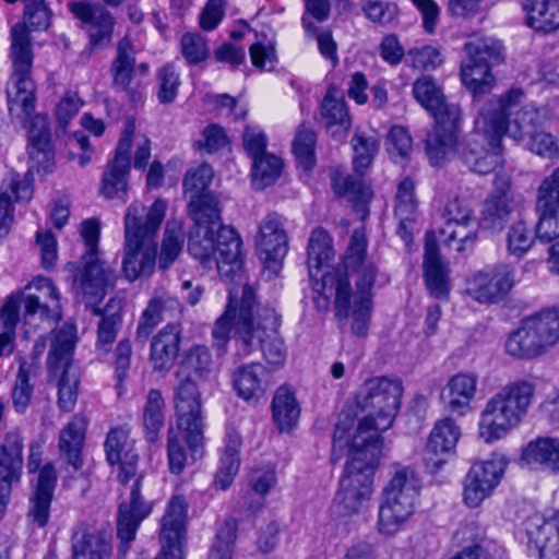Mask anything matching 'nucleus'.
<instances>
[{"mask_svg":"<svg viewBox=\"0 0 559 559\" xmlns=\"http://www.w3.org/2000/svg\"><path fill=\"white\" fill-rule=\"evenodd\" d=\"M503 108L501 100H493L486 108H480L475 118L473 142L479 144L481 150L468 146L463 152V160L476 174H489L502 162L501 139L504 126L496 111Z\"/></svg>","mask_w":559,"mask_h":559,"instance_id":"9d476101","label":"nucleus"},{"mask_svg":"<svg viewBox=\"0 0 559 559\" xmlns=\"http://www.w3.org/2000/svg\"><path fill=\"white\" fill-rule=\"evenodd\" d=\"M367 247L365 229H355L342 264L326 271L314 286L325 299H334L336 314L350 320V330L357 336H366L368 332L378 273L366 255Z\"/></svg>","mask_w":559,"mask_h":559,"instance_id":"f03ea898","label":"nucleus"},{"mask_svg":"<svg viewBox=\"0 0 559 559\" xmlns=\"http://www.w3.org/2000/svg\"><path fill=\"white\" fill-rule=\"evenodd\" d=\"M536 205L559 207V167L542 181L538 188Z\"/></svg>","mask_w":559,"mask_h":559,"instance_id":"774afa93","label":"nucleus"},{"mask_svg":"<svg viewBox=\"0 0 559 559\" xmlns=\"http://www.w3.org/2000/svg\"><path fill=\"white\" fill-rule=\"evenodd\" d=\"M515 207L511 177L497 175L492 190L483 202L478 226L491 233H500L511 219Z\"/></svg>","mask_w":559,"mask_h":559,"instance_id":"f3484780","label":"nucleus"},{"mask_svg":"<svg viewBox=\"0 0 559 559\" xmlns=\"http://www.w3.org/2000/svg\"><path fill=\"white\" fill-rule=\"evenodd\" d=\"M33 395V385L29 383V371L25 361L20 364L15 382L12 388V403L17 413H24Z\"/></svg>","mask_w":559,"mask_h":559,"instance_id":"0e129e2a","label":"nucleus"},{"mask_svg":"<svg viewBox=\"0 0 559 559\" xmlns=\"http://www.w3.org/2000/svg\"><path fill=\"white\" fill-rule=\"evenodd\" d=\"M424 270L430 295L438 299L445 298L449 293L448 277L433 231L426 234Z\"/></svg>","mask_w":559,"mask_h":559,"instance_id":"c9c22d12","label":"nucleus"},{"mask_svg":"<svg viewBox=\"0 0 559 559\" xmlns=\"http://www.w3.org/2000/svg\"><path fill=\"white\" fill-rule=\"evenodd\" d=\"M121 324V317L118 311L106 310L98 323L96 349L99 353H109Z\"/></svg>","mask_w":559,"mask_h":559,"instance_id":"e2e57ef3","label":"nucleus"},{"mask_svg":"<svg viewBox=\"0 0 559 559\" xmlns=\"http://www.w3.org/2000/svg\"><path fill=\"white\" fill-rule=\"evenodd\" d=\"M521 461L535 468L559 474V439L538 438L522 451Z\"/></svg>","mask_w":559,"mask_h":559,"instance_id":"ea45409f","label":"nucleus"},{"mask_svg":"<svg viewBox=\"0 0 559 559\" xmlns=\"http://www.w3.org/2000/svg\"><path fill=\"white\" fill-rule=\"evenodd\" d=\"M213 175L207 164L186 174L183 189L190 198L188 212L194 223L188 250L204 267L215 264L222 280L236 282L241 278L242 241L233 227L221 225L218 201L207 191Z\"/></svg>","mask_w":559,"mask_h":559,"instance_id":"f257e3e1","label":"nucleus"},{"mask_svg":"<svg viewBox=\"0 0 559 559\" xmlns=\"http://www.w3.org/2000/svg\"><path fill=\"white\" fill-rule=\"evenodd\" d=\"M278 318L274 310L255 307L254 292L243 286L240 306H234L231 292L224 313L217 318L212 330L213 346L219 354L226 350L234 329L239 349L249 355L261 349L263 358L273 370L281 369L287 358V348L280 336Z\"/></svg>","mask_w":559,"mask_h":559,"instance_id":"7ed1b4c3","label":"nucleus"},{"mask_svg":"<svg viewBox=\"0 0 559 559\" xmlns=\"http://www.w3.org/2000/svg\"><path fill=\"white\" fill-rule=\"evenodd\" d=\"M177 379L174 404L178 429L185 432L190 450L197 452L203 441L201 393L191 374L185 370L177 371Z\"/></svg>","mask_w":559,"mask_h":559,"instance_id":"4468645a","label":"nucleus"},{"mask_svg":"<svg viewBox=\"0 0 559 559\" xmlns=\"http://www.w3.org/2000/svg\"><path fill=\"white\" fill-rule=\"evenodd\" d=\"M241 436L234 428H227L221 465L215 476V486L226 490L231 485L240 466L239 449Z\"/></svg>","mask_w":559,"mask_h":559,"instance_id":"37998d69","label":"nucleus"},{"mask_svg":"<svg viewBox=\"0 0 559 559\" xmlns=\"http://www.w3.org/2000/svg\"><path fill=\"white\" fill-rule=\"evenodd\" d=\"M188 503L182 496H174L167 503L160 520V551L155 559H182V542L186 536Z\"/></svg>","mask_w":559,"mask_h":559,"instance_id":"a211bd4d","label":"nucleus"},{"mask_svg":"<svg viewBox=\"0 0 559 559\" xmlns=\"http://www.w3.org/2000/svg\"><path fill=\"white\" fill-rule=\"evenodd\" d=\"M181 52L189 66L198 64L209 57L206 39L199 33H186L180 40Z\"/></svg>","mask_w":559,"mask_h":559,"instance_id":"69168bd1","label":"nucleus"},{"mask_svg":"<svg viewBox=\"0 0 559 559\" xmlns=\"http://www.w3.org/2000/svg\"><path fill=\"white\" fill-rule=\"evenodd\" d=\"M57 483V473L52 463H47L38 474L34 491L29 497L27 520L43 528L50 518V504Z\"/></svg>","mask_w":559,"mask_h":559,"instance_id":"7c9ffc66","label":"nucleus"},{"mask_svg":"<svg viewBox=\"0 0 559 559\" xmlns=\"http://www.w3.org/2000/svg\"><path fill=\"white\" fill-rule=\"evenodd\" d=\"M86 427L85 417L76 414L59 432L58 448L60 454L74 471H79L83 464L82 450Z\"/></svg>","mask_w":559,"mask_h":559,"instance_id":"4c0bfd02","label":"nucleus"},{"mask_svg":"<svg viewBox=\"0 0 559 559\" xmlns=\"http://www.w3.org/2000/svg\"><path fill=\"white\" fill-rule=\"evenodd\" d=\"M403 386L400 380L385 377L367 380L357 394V407L365 413L355 424L348 414H341L333 433L331 460L336 463L343 457L347 445L369 447L377 443L382 453L380 432L389 429L399 411Z\"/></svg>","mask_w":559,"mask_h":559,"instance_id":"20e7f679","label":"nucleus"},{"mask_svg":"<svg viewBox=\"0 0 559 559\" xmlns=\"http://www.w3.org/2000/svg\"><path fill=\"white\" fill-rule=\"evenodd\" d=\"M538 222L535 227L536 238L544 243L559 239V207L536 205Z\"/></svg>","mask_w":559,"mask_h":559,"instance_id":"052dcab7","label":"nucleus"},{"mask_svg":"<svg viewBox=\"0 0 559 559\" xmlns=\"http://www.w3.org/2000/svg\"><path fill=\"white\" fill-rule=\"evenodd\" d=\"M316 133L301 123L297 129L295 140L293 142V151L296 159L304 169H310L314 160Z\"/></svg>","mask_w":559,"mask_h":559,"instance_id":"680f3d73","label":"nucleus"},{"mask_svg":"<svg viewBox=\"0 0 559 559\" xmlns=\"http://www.w3.org/2000/svg\"><path fill=\"white\" fill-rule=\"evenodd\" d=\"M33 174L27 170L23 177L10 170L2 181L0 192V238L4 237L12 225V202L28 201L33 197Z\"/></svg>","mask_w":559,"mask_h":559,"instance_id":"c85d7f7f","label":"nucleus"},{"mask_svg":"<svg viewBox=\"0 0 559 559\" xmlns=\"http://www.w3.org/2000/svg\"><path fill=\"white\" fill-rule=\"evenodd\" d=\"M141 418L145 439L155 443L166 419V402L159 390L151 389L145 395Z\"/></svg>","mask_w":559,"mask_h":559,"instance_id":"79ce46f5","label":"nucleus"},{"mask_svg":"<svg viewBox=\"0 0 559 559\" xmlns=\"http://www.w3.org/2000/svg\"><path fill=\"white\" fill-rule=\"evenodd\" d=\"M394 213L399 219L397 234L406 243L411 242L414 224L418 216V200L415 183L409 178H404L397 186Z\"/></svg>","mask_w":559,"mask_h":559,"instance_id":"e433bc0d","label":"nucleus"},{"mask_svg":"<svg viewBox=\"0 0 559 559\" xmlns=\"http://www.w3.org/2000/svg\"><path fill=\"white\" fill-rule=\"evenodd\" d=\"M235 539V523L227 521L225 525L217 532L216 540L211 548L209 559H230Z\"/></svg>","mask_w":559,"mask_h":559,"instance_id":"338daca9","label":"nucleus"},{"mask_svg":"<svg viewBox=\"0 0 559 559\" xmlns=\"http://www.w3.org/2000/svg\"><path fill=\"white\" fill-rule=\"evenodd\" d=\"M70 11L84 23L93 45L107 44L112 34L114 19L102 5L85 2H72Z\"/></svg>","mask_w":559,"mask_h":559,"instance_id":"473e14b6","label":"nucleus"},{"mask_svg":"<svg viewBox=\"0 0 559 559\" xmlns=\"http://www.w3.org/2000/svg\"><path fill=\"white\" fill-rule=\"evenodd\" d=\"M28 155L38 171H47L53 163L50 129L44 115H36L29 121Z\"/></svg>","mask_w":559,"mask_h":559,"instance_id":"f704fd0d","label":"nucleus"},{"mask_svg":"<svg viewBox=\"0 0 559 559\" xmlns=\"http://www.w3.org/2000/svg\"><path fill=\"white\" fill-rule=\"evenodd\" d=\"M506 353L518 359H533L546 353L536 334L524 319L521 325L512 331L504 342Z\"/></svg>","mask_w":559,"mask_h":559,"instance_id":"c03bdc74","label":"nucleus"},{"mask_svg":"<svg viewBox=\"0 0 559 559\" xmlns=\"http://www.w3.org/2000/svg\"><path fill=\"white\" fill-rule=\"evenodd\" d=\"M414 98L433 117L436 126L427 135L426 152L437 166L453 153L461 120L460 106L448 103L442 86L430 75H421L412 87Z\"/></svg>","mask_w":559,"mask_h":559,"instance_id":"423d86ee","label":"nucleus"},{"mask_svg":"<svg viewBox=\"0 0 559 559\" xmlns=\"http://www.w3.org/2000/svg\"><path fill=\"white\" fill-rule=\"evenodd\" d=\"M58 378V404L66 412L72 411L76 403V389L79 384V373L75 367H64L59 372L51 373Z\"/></svg>","mask_w":559,"mask_h":559,"instance_id":"4d7b16f0","label":"nucleus"},{"mask_svg":"<svg viewBox=\"0 0 559 559\" xmlns=\"http://www.w3.org/2000/svg\"><path fill=\"white\" fill-rule=\"evenodd\" d=\"M522 95L521 90H511L504 97L491 98L483 107L486 108L493 100H501L503 103L504 108L497 109L496 112L501 116L503 121V134L508 133L515 141L530 136L547 120L546 109L533 105L524 106L513 112V108L519 104Z\"/></svg>","mask_w":559,"mask_h":559,"instance_id":"dca6fc26","label":"nucleus"},{"mask_svg":"<svg viewBox=\"0 0 559 559\" xmlns=\"http://www.w3.org/2000/svg\"><path fill=\"white\" fill-rule=\"evenodd\" d=\"M345 452L348 460L340 478L334 503L340 514L350 516L360 513L371 499L373 474L382 453L377 443L362 448L347 445L343 455Z\"/></svg>","mask_w":559,"mask_h":559,"instance_id":"6e6552de","label":"nucleus"},{"mask_svg":"<svg viewBox=\"0 0 559 559\" xmlns=\"http://www.w3.org/2000/svg\"><path fill=\"white\" fill-rule=\"evenodd\" d=\"M185 241L182 227L178 223H167L158 260L159 267L168 269L180 254Z\"/></svg>","mask_w":559,"mask_h":559,"instance_id":"6e6d98bb","label":"nucleus"},{"mask_svg":"<svg viewBox=\"0 0 559 559\" xmlns=\"http://www.w3.org/2000/svg\"><path fill=\"white\" fill-rule=\"evenodd\" d=\"M442 218L444 226L439 233L444 237L443 241L457 240L460 242L457 250H464L476 241L477 231L468 230L469 226L475 225L474 213L465 201L457 198L450 200L444 206Z\"/></svg>","mask_w":559,"mask_h":559,"instance_id":"393cba45","label":"nucleus"},{"mask_svg":"<svg viewBox=\"0 0 559 559\" xmlns=\"http://www.w3.org/2000/svg\"><path fill=\"white\" fill-rule=\"evenodd\" d=\"M487 63L465 60L461 67V79L465 87L476 97L490 92L495 78Z\"/></svg>","mask_w":559,"mask_h":559,"instance_id":"3c124183","label":"nucleus"},{"mask_svg":"<svg viewBox=\"0 0 559 559\" xmlns=\"http://www.w3.org/2000/svg\"><path fill=\"white\" fill-rule=\"evenodd\" d=\"M76 341V330L71 323H64L56 333L52 346L48 356V370L50 373H58L61 368L74 367L72 365V353Z\"/></svg>","mask_w":559,"mask_h":559,"instance_id":"a18cd8bd","label":"nucleus"},{"mask_svg":"<svg viewBox=\"0 0 559 559\" xmlns=\"http://www.w3.org/2000/svg\"><path fill=\"white\" fill-rule=\"evenodd\" d=\"M13 90H8V106L11 116H29L35 107V83L32 79L33 48L25 23H17L11 31Z\"/></svg>","mask_w":559,"mask_h":559,"instance_id":"9b49d317","label":"nucleus"},{"mask_svg":"<svg viewBox=\"0 0 559 559\" xmlns=\"http://www.w3.org/2000/svg\"><path fill=\"white\" fill-rule=\"evenodd\" d=\"M354 151L353 165L354 175H344L334 171L332 175L333 191L345 197L365 218L368 214L367 204L372 198L370 186L364 179V173L370 167L376 154L379 151V141L374 135H367L364 132H356L352 139Z\"/></svg>","mask_w":559,"mask_h":559,"instance_id":"ddd939ff","label":"nucleus"},{"mask_svg":"<svg viewBox=\"0 0 559 559\" xmlns=\"http://www.w3.org/2000/svg\"><path fill=\"white\" fill-rule=\"evenodd\" d=\"M320 116L332 136H343L350 128L352 121L345 100L336 98L331 91L322 100Z\"/></svg>","mask_w":559,"mask_h":559,"instance_id":"de8ad7c7","label":"nucleus"},{"mask_svg":"<svg viewBox=\"0 0 559 559\" xmlns=\"http://www.w3.org/2000/svg\"><path fill=\"white\" fill-rule=\"evenodd\" d=\"M477 383L478 378L475 373L460 372L449 379L441 391L440 399L451 413L463 416L471 409Z\"/></svg>","mask_w":559,"mask_h":559,"instance_id":"72a5a7b5","label":"nucleus"},{"mask_svg":"<svg viewBox=\"0 0 559 559\" xmlns=\"http://www.w3.org/2000/svg\"><path fill=\"white\" fill-rule=\"evenodd\" d=\"M404 62L412 69L429 71L437 69L443 59L436 47L421 45L409 48L405 52Z\"/></svg>","mask_w":559,"mask_h":559,"instance_id":"bf43d9fd","label":"nucleus"},{"mask_svg":"<svg viewBox=\"0 0 559 559\" xmlns=\"http://www.w3.org/2000/svg\"><path fill=\"white\" fill-rule=\"evenodd\" d=\"M461 437L459 426L451 419L439 420L430 432L424 451V460L431 468L441 467Z\"/></svg>","mask_w":559,"mask_h":559,"instance_id":"2f4dec72","label":"nucleus"},{"mask_svg":"<svg viewBox=\"0 0 559 559\" xmlns=\"http://www.w3.org/2000/svg\"><path fill=\"white\" fill-rule=\"evenodd\" d=\"M283 162L273 154H262L252 158V185L255 189L262 190L273 185L280 177Z\"/></svg>","mask_w":559,"mask_h":559,"instance_id":"864d4df0","label":"nucleus"},{"mask_svg":"<svg viewBox=\"0 0 559 559\" xmlns=\"http://www.w3.org/2000/svg\"><path fill=\"white\" fill-rule=\"evenodd\" d=\"M273 418L280 430H289L296 425L300 409L294 392L286 385L280 386L272 402Z\"/></svg>","mask_w":559,"mask_h":559,"instance_id":"09e8293b","label":"nucleus"},{"mask_svg":"<svg viewBox=\"0 0 559 559\" xmlns=\"http://www.w3.org/2000/svg\"><path fill=\"white\" fill-rule=\"evenodd\" d=\"M257 248L265 267L277 274L288 251V237L277 214H269L260 223Z\"/></svg>","mask_w":559,"mask_h":559,"instance_id":"5701e85b","label":"nucleus"},{"mask_svg":"<svg viewBox=\"0 0 559 559\" xmlns=\"http://www.w3.org/2000/svg\"><path fill=\"white\" fill-rule=\"evenodd\" d=\"M111 542L109 528L81 524L72 534V559H110Z\"/></svg>","mask_w":559,"mask_h":559,"instance_id":"cd10ccee","label":"nucleus"},{"mask_svg":"<svg viewBox=\"0 0 559 559\" xmlns=\"http://www.w3.org/2000/svg\"><path fill=\"white\" fill-rule=\"evenodd\" d=\"M181 329L178 324H167L153 338L151 344V361L154 370L167 371L174 365L180 343Z\"/></svg>","mask_w":559,"mask_h":559,"instance_id":"58836bf2","label":"nucleus"},{"mask_svg":"<svg viewBox=\"0 0 559 559\" xmlns=\"http://www.w3.org/2000/svg\"><path fill=\"white\" fill-rule=\"evenodd\" d=\"M139 202L129 205L124 215L122 272L133 282L153 274L157 260L156 235L165 218L167 203L157 199L145 212Z\"/></svg>","mask_w":559,"mask_h":559,"instance_id":"39448f33","label":"nucleus"},{"mask_svg":"<svg viewBox=\"0 0 559 559\" xmlns=\"http://www.w3.org/2000/svg\"><path fill=\"white\" fill-rule=\"evenodd\" d=\"M513 285V270L501 264L474 274L467 282L466 294L480 304H493L507 296Z\"/></svg>","mask_w":559,"mask_h":559,"instance_id":"4be33fe9","label":"nucleus"},{"mask_svg":"<svg viewBox=\"0 0 559 559\" xmlns=\"http://www.w3.org/2000/svg\"><path fill=\"white\" fill-rule=\"evenodd\" d=\"M151 511L152 506L142 498L136 485L131 489L128 501L121 502L118 510L117 537L119 546L117 556L119 559H126L142 521L150 515Z\"/></svg>","mask_w":559,"mask_h":559,"instance_id":"b1692460","label":"nucleus"},{"mask_svg":"<svg viewBox=\"0 0 559 559\" xmlns=\"http://www.w3.org/2000/svg\"><path fill=\"white\" fill-rule=\"evenodd\" d=\"M527 25L535 31L549 33L559 28V0H525Z\"/></svg>","mask_w":559,"mask_h":559,"instance_id":"49530a36","label":"nucleus"},{"mask_svg":"<svg viewBox=\"0 0 559 559\" xmlns=\"http://www.w3.org/2000/svg\"><path fill=\"white\" fill-rule=\"evenodd\" d=\"M547 352L559 341V309H546L525 319Z\"/></svg>","mask_w":559,"mask_h":559,"instance_id":"8fccbe9b","label":"nucleus"},{"mask_svg":"<svg viewBox=\"0 0 559 559\" xmlns=\"http://www.w3.org/2000/svg\"><path fill=\"white\" fill-rule=\"evenodd\" d=\"M267 370L260 364H249L235 370L233 382L238 395L245 401H258L269 385Z\"/></svg>","mask_w":559,"mask_h":559,"instance_id":"a19ab883","label":"nucleus"},{"mask_svg":"<svg viewBox=\"0 0 559 559\" xmlns=\"http://www.w3.org/2000/svg\"><path fill=\"white\" fill-rule=\"evenodd\" d=\"M535 238L536 236L525 222L513 223L506 236L508 252L513 257L522 258L533 247Z\"/></svg>","mask_w":559,"mask_h":559,"instance_id":"13d9d810","label":"nucleus"},{"mask_svg":"<svg viewBox=\"0 0 559 559\" xmlns=\"http://www.w3.org/2000/svg\"><path fill=\"white\" fill-rule=\"evenodd\" d=\"M110 74L115 90L127 93L132 100L140 97L141 84L135 78V51L129 38L119 40Z\"/></svg>","mask_w":559,"mask_h":559,"instance_id":"c756f323","label":"nucleus"},{"mask_svg":"<svg viewBox=\"0 0 559 559\" xmlns=\"http://www.w3.org/2000/svg\"><path fill=\"white\" fill-rule=\"evenodd\" d=\"M535 396V384L525 379L511 381L488 399L479 418V437L492 443L506 437L526 417Z\"/></svg>","mask_w":559,"mask_h":559,"instance_id":"0eeeda50","label":"nucleus"},{"mask_svg":"<svg viewBox=\"0 0 559 559\" xmlns=\"http://www.w3.org/2000/svg\"><path fill=\"white\" fill-rule=\"evenodd\" d=\"M23 438L17 430L7 433L0 445V519L4 515L10 500L11 487L22 473Z\"/></svg>","mask_w":559,"mask_h":559,"instance_id":"a878e982","label":"nucleus"},{"mask_svg":"<svg viewBox=\"0 0 559 559\" xmlns=\"http://www.w3.org/2000/svg\"><path fill=\"white\" fill-rule=\"evenodd\" d=\"M502 457H491L475 463L466 474L463 483V500L468 508H477L490 497L504 473Z\"/></svg>","mask_w":559,"mask_h":559,"instance_id":"aec40b11","label":"nucleus"},{"mask_svg":"<svg viewBox=\"0 0 559 559\" xmlns=\"http://www.w3.org/2000/svg\"><path fill=\"white\" fill-rule=\"evenodd\" d=\"M99 235L97 219H86L81 224V236L86 250L82 257V267L78 269L74 275L73 285L87 307L98 304L114 281V271L99 258Z\"/></svg>","mask_w":559,"mask_h":559,"instance_id":"f8f14e48","label":"nucleus"},{"mask_svg":"<svg viewBox=\"0 0 559 559\" xmlns=\"http://www.w3.org/2000/svg\"><path fill=\"white\" fill-rule=\"evenodd\" d=\"M106 460L110 465H119L118 479L127 484L134 478L133 488L140 486V477L136 474L139 454L135 452L134 442L130 439V430L126 427H116L109 430L105 440ZM140 490V487H138Z\"/></svg>","mask_w":559,"mask_h":559,"instance_id":"412c9836","label":"nucleus"},{"mask_svg":"<svg viewBox=\"0 0 559 559\" xmlns=\"http://www.w3.org/2000/svg\"><path fill=\"white\" fill-rule=\"evenodd\" d=\"M17 295L24 306L27 323L38 319L51 324L61 319L60 292L51 280L39 276L17 292Z\"/></svg>","mask_w":559,"mask_h":559,"instance_id":"2eb2a0df","label":"nucleus"},{"mask_svg":"<svg viewBox=\"0 0 559 559\" xmlns=\"http://www.w3.org/2000/svg\"><path fill=\"white\" fill-rule=\"evenodd\" d=\"M420 480L411 467L395 471L383 488L378 511L377 530L383 536H394L403 531L415 512Z\"/></svg>","mask_w":559,"mask_h":559,"instance_id":"1a4fd4ad","label":"nucleus"},{"mask_svg":"<svg viewBox=\"0 0 559 559\" xmlns=\"http://www.w3.org/2000/svg\"><path fill=\"white\" fill-rule=\"evenodd\" d=\"M464 49L467 60L487 63L489 67L497 66L503 60L502 45L492 37H473L465 43Z\"/></svg>","mask_w":559,"mask_h":559,"instance_id":"603ef678","label":"nucleus"},{"mask_svg":"<svg viewBox=\"0 0 559 559\" xmlns=\"http://www.w3.org/2000/svg\"><path fill=\"white\" fill-rule=\"evenodd\" d=\"M334 257L332 238L322 228L312 231L308 243V267L312 275L313 269H321Z\"/></svg>","mask_w":559,"mask_h":559,"instance_id":"5fc2aeb1","label":"nucleus"},{"mask_svg":"<svg viewBox=\"0 0 559 559\" xmlns=\"http://www.w3.org/2000/svg\"><path fill=\"white\" fill-rule=\"evenodd\" d=\"M531 556L537 559H558L559 534L555 519L534 513L524 523Z\"/></svg>","mask_w":559,"mask_h":559,"instance_id":"bb28decb","label":"nucleus"},{"mask_svg":"<svg viewBox=\"0 0 559 559\" xmlns=\"http://www.w3.org/2000/svg\"><path fill=\"white\" fill-rule=\"evenodd\" d=\"M135 131L133 120H128L118 142L114 159L107 165L102 178V194L107 199L126 201L130 171V148Z\"/></svg>","mask_w":559,"mask_h":559,"instance_id":"6ab92c4d","label":"nucleus"}]
</instances>
